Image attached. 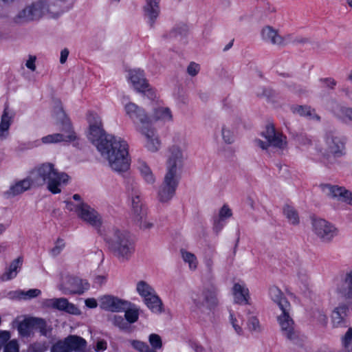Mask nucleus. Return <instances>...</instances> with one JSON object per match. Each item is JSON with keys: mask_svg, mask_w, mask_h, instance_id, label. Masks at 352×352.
<instances>
[{"mask_svg": "<svg viewBox=\"0 0 352 352\" xmlns=\"http://www.w3.org/2000/svg\"><path fill=\"white\" fill-rule=\"evenodd\" d=\"M41 294L40 289H31L27 292L24 291H16L13 293L10 294L11 298H16V299H31L33 298H36L38 296Z\"/></svg>", "mask_w": 352, "mask_h": 352, "instance_id": "nucleus-39", "label": "nucleus"}, {"mask_svg": "<svg viewBox=\"0 0 352 352\" xmlns=\"http://www.w3.org/2000/svg\"><path fill=\"white\" fill-rule=\"evenodd\" d=\"M23 259L19 257L14 259L10 264V267L2 276L3 280H8L14 278L17 274V270L21 268Z\"/></svg>", "mask_w": 352, "mask_h": 352, "instance_id": "nucleus-38", "label": "nucleus"}, {"mask_svg": "<svg viewBox=\"0 0 352 352\" xmlns=\"http://www.w3.org/2000/svg\"><path fill=\"white\" fill-rule=\"evenodd\" d=\"M283 214L288 222L294 226H297L300 223V217L298 211L294 207L285 205L283 207Z\"/></svg>", "mask_w": 352, "mask_h": 352, "instance_id": "nucleus-37", "label": "nucleus"}, {"mask_svg": "<svg viewBox=\"0 0 352 352\" xmlns=\"http://www.w3.org/2000/svg\"><path fill=\"white\" fill-rule=\"evenodd\" d=\"M144 302L149 309L155 313H161L162 311V302L155 292L144 298Z\"/></svg>", "mask_w": 352, "mask_h": 352, "instance_id": "nucleus-33", "label": "nucleus"}, {"mask_svg": "<svg viewBox=\"0 0 352 352\" xmlns=\"http://www.w3.org/2000/svg\"><path fill=\"white\" fill-rule=\"evenodd\" d=\"M65 340L71 352L80 351L86 346L85 340L77 336H69Z\"/></svg>", "mask_w": 352, "mask_h": 352, "instance_id": "nucleus-34", "label": "nucleus"}, {"mask_svg": "<svg viewBox=\"0 0 352 352\" xmlns=\"http://www.w3.org/2000/svg\"><path fill=\"white\" fill-rule=\"evenodd\" d=\"M3 352H19V345L16 340L8 342L3 348Z\"/></svg>", "mask_w": 352, "mask_h": 352, "instance_id": "nucleus-55", "label": "nucleus"}, {"mask_svg": "<svg viewBox=\"0 0 352 352\" xmlns=\"http://www.w3.org/2000/svg\"><path fill=\"white\" fill-rule=\"evenodd\" d=\"M12 114L8 107L4 109L0 123V140H5L9 134V128L12 122Z\"/></svg>", "mask_w": 352, "mask_h": 352, "instance_id": "nucleus-27", "label": "nucleus"}, {"mask_svg": "<svg viewBox=\"0 0 352 352\" xmlns=\"http://www.w3.org/2000/svg\"><path fill=\"white\" fill-rule=\"evenodd\" d=\"M266 142L261 140H256V144L263 150L267 149L270 146L283 150L287 147V137L282 133L276 131L274 125L268 124L265 131L262 133Z\"/></svg>", "mask_w": 352, "mask_h": 352, "instance_id": "nucleus-8", "label": "nucleus"}, {"mask_svg": "<svg viewBox=\"0 0 352 352\" xmlns=\"http://www.w3.org/2000/svg\"><path fill=\"white\" fill-rule=\"evenodd\" d=\"M136 224L139 226V228L141 230H151L154 226V223L152 221H151L150 220H148L146 219V217L142 221H137Z\"/></svg>", "mask_w": 352, "mask_h": 352, "instance_id": "nucleus-61", "label": "nucleus"}, {"mask_svg": "<svg viewBox=\"0 0 352 352\" xmlns=\"http://www.w3.org/2000/svg\"><path fill=\"white\" fill-rule=\"evenodd\" d=\"M204 295L206 305L210 308H214L218 305L217 289L214 285L205 287Z\"/></svg>", "mask_w": 352, "mask_h": 352, "instance_id": "nucleus-30", "label": "nucleus"}, {"mask_svg": "<svg viewBox=\"0 0 352 352\" xmlns=\"http://www.w3.org/2000/svg\"><path fill=\"white\" fill-rule=\"evenodd\" d=\"M311 226L314 234L324 243H331L339 233L338 228L323 219H313Z\"/></svg>", "mask_w": 352, "mask_h": 352, "instance_id": "nucleus-9", "label": "nucleus"}, {"mask_svg": "<svg viewBox=\"0 0 352 352\" xmlns=\"http://www.w3.org/2000/svg\"><path fill=\"white\" fill-rule=\"evenodd\" d=\"M269 296L271 300L279 307L280 310H290V303L278 287L272 286L269 289Z\"/></svg>", "mask_w": 352, "mask_h": 352, "instance_id": "nucleus-22", "label": "nucleus"}, {"mask_svg": "<svg viewBox=\"0 0 352 352\" xmlns=\"http://www.w3.org/2000/svg\"><path fill=\"white\" fill-rule=\"evenodd\" d=\"M282 313L277 316L280 331L284 337L292 342L298 339V331L294 320L289 314L290 310H281Z\"/></svg>", "mask_w": 352, "mask_h": 352, "instance_id": "nucleus-12", "label": "nucleus"}, {"mask_svg": "<svg viewBox=\"0 0 352 352\" xmlns=\"http://www.w3.org/2000/svg\"><path fill=\"white\" fill-rule=\"evenodd\" d=\"M30 178L32 184L35 186L47 185V189L53 194L61 192V186L69 180V176L58 172L52 163H43L33 169Z\"/></svg>", "mask_w": 352, "mask_h": 352, "instance_id": "nucleus-3", "label": "nucleus"}, {"mask_svg": "<svg viewBox=\"0 0 352 352\" xmlns=\"http://www.w3.org/2000/svg\"><path fill=\"white\" fill-rule=\"evenodd\" d=\"M133 218L136 223L138 221L144 219L147 216L146 208L143 206L136 208L132 209Z\"/></svg>", "mask_w": 352, "mask_h": 352, "instance_id": "nucleus-48", "label": "nucleus"}, {"mask_svg": "<svg viewBox=\"0 0 352 352\" xmlns=\"http://www.w3.org/2000/svg\"><path fill=\"white\" fill-rule=\"evenodd\" d=\"M234 302L240 305H250L248 289L243 285L235 283L232 288Z\"/></svg>", "mask_w": 352, "mask_h": 352, "instance_id": "nucleus-23", "label": "nucleus"}, {"mask_svg": "<svg viewBox=\"0 0 352 352\" xmlns=\"http://www.w3.org/2000/svg\"><path fill=\"white\" fill-rule=\"evenodd\" d=\"M137 130L144 137L145 145L148 151L156 152L160 149L161 140L157 130L151 126V124L138 126Z\"/></svg>", "mask_w": 352, "mask_h": 352, "instance_id": "nucleus-15", "label": "nucleus"}, {"mask_svg": "<svg viewBox=\"0 0 352 352\" xmlns=\"http://www.w3.org/2000/svg\"><path fill=\"white\" fill-rule=\"evenodd\" d=\"M126 114L133 122L136 129L138 126L151 124V119L145 110L136 104L129 102L124 106Z\"/></svg>", "mask_w": 352, "mask_h": 352, "instance_id": "nucleus-14", "label": "nucleus"}, {"mask_svg": "<svg viewBox=\"0 0 352 352\" xmlns=\"http://www.w3.org/2000/svg\"><path fill=\"white\" fill-rule=\"evenodd\" d=\"M320 187L328 197L352 206V192L346 188L329 184H322Z\"/></svg>", "mask_w": 352, "mask_h": 352, "instance_id": "nucleus-11", "label": "nucleus"}, {"mask_svg": "<svg viewBox=\"0 0 352 352\" xmlns=\"http://www.w3.org/2000/svg\"><path fill=\"white\" fill-rule=\"evenodd\" d=\"M89 122L88 139L96 146L106 139L109 135H106L103 129L101 118L94 112H89L87 115Z\"/></svg>", "mask_w": 352, "mask_h": 352, "instance_id": "nucleus-10", "label": "nucleus"}, {"mask_svg": "<svg viewBox=\"0 0 352 352\" xmlns=\"http://www.w3.org/2000/svg\"><path fill=\"white\" fill-rule=\"evenodd\" d=\"M187 32V27L185 25L174 28L169 33V37H177V36L185 35Z\"/></svg>", "mask_w": 352, "mask_h": 352, "instance_id": "nucleus-56", "label": "nucleus"}, {"mask_svg": "<svg viewBox=\"0 0 352 352\" xmlns=\"http://www.w3.org/2000/svg\"><path fill=\"white\" fill-rule=\"evenodd\" d=\"M54 113L60 118H64L65 113L63 112L61 102L59 100L56 99V100H54Z\"/></svg>", "mask_w": 352, "mask_h": 352, "instance_id": "nucleus-63", "label": "nucleus"}, {"mask_svg": "<svg viewBox=\"0 0 352 352\" xmlns=\"http://www.w3.org/2000/svg\"><path fill=\"white\" fill-rule=\"evenodd\" d=\"M230 322L236 333L239 335H241L243 333V329L241 327L243 320L237 319L232 314H230Z\"/></svg>", "mask_w": 352, "mask_h": 352, "instance_id": "nucleus-54", "label": "nucleus"}, {"mask_svg": "<svg viewBox=\"0 0 352 352\" xmlns=\"http://www.w3.org/2000/svg\"><path fill=\"white\" fill-rule=\"evenodd\" d=\"M129 146L120 137L109 135L98 144V151L105 158L112 170L118 173L126 172L130 166Z\"/></svg>", "mask_w": 352, "mask_h": 352, "instance_id": "nucleus-1", "label": "nucleus"}, {"mask_svg": "<svg viewBox=\"0 0 352 352\" xmlns=\"http://www.w3.org/2000/svg\"><path fill=\"white\" fill-rule=\"evenodd\" d=\"M123 311H125L124 317L125 320L128 322V324L131 323H134L138 320V309L135 307H133L131 305Z\"/></svg>", "mask_w": 352, "mask_h": 352, "instance_id": "nucleus-44", "label": "nucleus"}, {"mask_svg": "<svg viewBox=\"0 0 352 352\" xmlns=\"http://www.w3.org/2000/svg\"><path fill=\"white\" fill-rule=\"evenodd\" d=\"M130 80L135 89L139 92H144L145 89L148 87V84L144 78L143 71L140 69L130 72Z\"/></svg>", "mask_w": 352, "mask_h": 352, "instance_id": "nucleus-24", "label": "nucleus"}, {"mask_svg": "<svg viewBox=\"0 0 352 352\" xmlns=\"http://www.w3.org/2000/svg\"><path fill=\"white\" fill-rule=\"evenodd\" d=\"M331 111L338 119L344 122H352V108L336 104V106L332 108Z\"/></svg>", "mask_w": 352, "mask_h": 352, "instance_id": "nucleus-31", "label": "nucleus"}, {"mask_svg": "<svg viewBox=\"0 0 352 352\" xmlns=\"http://www.w3.org/2000/svg\"><path fill=\"white\" fill-rule=\"evenodd\" d=\"M130 343L139 352H156L155 350L150 349L146 343L140 340H133L130 341Z\"/></svg>", "mask_w": 352, "mask_h": 352, "instance_id": "nucleus-47", "label": "nucleus"}, {"mask_svg": "<svg viewBox=\"0 0 352 352\" xmlns=\"http://www.w3.org/2000/svg\"><path fill=\"white\" fill-rule=\"evenodd\" d=\"M348 307L346 305H340L336 307L332 314V322L333 326L338 327L340 325L346 316Z\"/></svg>", "mask_w": 352, "mask_h": 352, "instance_id": "nucleus-36", "label": "nucleus"}, {"mask_svg": "<svg viewBox=\"0 0 352 352\" xmlns=\"http://www.w3.org/2000/svg\"><path fill=\"white\" fill-rule=\"evenodd\" d=\"M150 118L151 119V122L153 121L168 122L173 120V114L169 108L160 107L154 109L152 116Z\"/></svg>", "mask_w": 352, "mask_h": 352, "instance_id": "nucleus-26", "label": "nucleus"}, {"mask_svg": "<svg viewBox=\"0 0 352 352\" xmlns=\"http://www.w3.org/2000/svg\"><path fill=\"white\" fill-rule=\"evenodd\" d=\"M146 3L144 7L145 15L149 19L151 26L153 25L155 19L160 14V0H146Z\"/></svg>", "mask_w": 352, "mask_h": 352, "instance_id": "nucleus-25", "label": "nucleus"}, {"mask_svg": "<svg viewBox=\"0 0 352 352\" xmlns=\"http://www.w3.org/2000/svg\"><path fill=\"white\" fill-rule=\"evenodd\" d=\"M181 254L184 262L188 264L189 268L191 270H195L198 265V261L195 255L185 250H181Z\"/></svg>", "mask_w": 352, "mask_h": 352, "instance_id": "nucleus-41", "label": "nucleus"}, {"mask_svg": "<svg viewBox=\"0 0 352 352\" xmlns=\"http://www.w3.org/2000/svg\"><path fill=\"white\" fill-rule=\"evenodd\" d=\"M76 213L80 219L93 227L98 228L102 224L100 215L87 204L83 202L78 204L76 207Z\"/></svg>", "mask_w": 352, "mask_h": 352, "instance_id": "nucleus-13", "label": "nucleus"}, {"mask_svg": "<svg viewBox=\"0 0 352 352\" xmlns=\"http://www.w3.org/2000/svg\"><path fill=\"white\" fill-rule=\"evenodd\" d=\"M34 318H28L24 319L17 324V330L19 335L22 337H28L34 329Z\"/></svg>", "mask_w": 352, "mask_h": 352, "instance_id": "nucleus-32", "label": "nucleus"}, {"mask_svg": "<svg viewBox=\"0 0 352 352\" xmlns=\"http://www.w3.org/2000/svg\"><path fill=\"white\" fill-rule=\"evenodd\" d=\"M34 329H38L40 333L45 336H47L49 331L47 328L46 322L43 319L38 318H34Z\"/></svg>", "mask_w": 352, "mask_h": 352, "instance_id": "nucleus-49", "label": "nucleus"}, {"mask_svg": "<svg viewBox=\"0 0 352 352\" xmlns=\"http://www.w3.org/2000/svg\"><path fill=\"white\" fill-rule=\"evenodd\" d=\"M63 12L53 0H36L20 10L12 18V21L23 25L38 21L43 16L55 19Z\"/></svg>", "mask_w": 352, "mask_h": 352, "instance_id": "nucleus-2", "label": "nucleus"}, {"mask_svg": "<svg viewBox=\"0 0 352 352\" xmlns=\"http://www.w3.org/2000/svg\"><path fill=\"white\" fill-rule=\"evenodd\" d=\"M64 135L60 133H54L44 136L41 139L43 144H56L61 142H65L63 140Z\"/></svg>", "mask_w": 352, "mask_h": 352, "instance_id": "nucleus-46", "label": "nucleus"}, {"mask_svg": "<svg viewBox=\"0 0 352 352\" xmlns=\"http://www.w3.org/2000/svg\"><path fill=\"white\" fill-rule=\"evenodd\" d=\"M187 146L188 142L185 134L181 132L173 133L171 144L168 148L166 165L182 168L185 160L184 151Z\"/></svg>", "mask_w": 352, "mask_h": 352, "instance_id": "nucleus-6", "label": "nucleus"}, {"mask_svg": "<svg viewBox=\"0 0 352 352\" xmlns=\"http://www.w3.org/2000/svg\"><path fill=\"white\" fill-rule=\"evenodd\" d=\"M48 349L46 342H36L30 345L29 349L31 352H45Z\"/></svg>", "mask_w": 352, "mask_h": 352, "instance_id": "nucleus-51", "label": "nucleus"}, {"mask_svg": "<svg viewBox=\"0 0 352 352\" xmlns=\"http://www.w3.org/2000/svg\"><path fill=\"white\" fill-rule=\"evenodd\" d=\"M112 254L122 262L128 261L135 252V245L129 235L123 231L113 230L107 238Z\"/></svg>", "mask_w": 352, "mask_h": 352, "instance_id": "nucleus-4", "label": "nucleus"}, {"mask_svg": "<svg viewBox=\"0 0 352 352\" xmlns=\"http://www.w3.org/2000/svg\"><path fill=\"white\" fill-rule=\"evenodd\" d=\"M149 342L155 349H160L162 346V340L160 336L153 333L149 336Z\"/></svg>", "mask_w": 352, "mask_h": 352, "instance_id": "nucleus-58", "label": "nucleus"}, {"mask_svg": "<svg viewBox=\"0 0 352 352\" xmlns=\"http://www.w3.org/2000/svg\"><path fill=\"white\" fill-rule=\"evenodd\" d=\"M51 352H71L65 340L58 341L54 344L51 349Z\"/></svg>", "mask_w": 352, "mask_h": 352, "instance_id": "nucleus-52", "label": "nucleus"}, {"mask_svg": "<svg viewBox=\"0 0 352 352\" xmlns=\"http://www.w3.org/2000/svg\"><path fill=\"white\" fill-rule=\"evenodd\" d=\"M235 127L230 123L225 124L221 128V137L224 143L232 144L235 140Z\"/></svg>", "mask_w": 352, "mask_h": 352, "instance_id": "nucleus-35", "label": "nucleus"}, {"mask_svg": "<svg viewBox=\"0 0 352 352\" xmlns=\"http://www.w3.org/2000/svg\"><path fill=\"white\" fill-rule=\"evenodd\" d=\"M320 82L324 85V86L330 89H334L337 82L334 78H326L320 79Z\"/></svg>", "mask_w": 352, "mask_h": 352, "instance_id": "nucleus-64", "label": "nucleus"}, {"mask_svg": "<svg viewBox=\"0 0 352 352\" xmlns=\"http://www.w3.org/2000/svg\"><path fill=\"white\" fill-rule=\"evenodd\" d=\"M346 138L335 131H328L324 138L322 155L328 164H334L336 159L345 154Z\"/></svg>", "mask_w": 352, "mask_h": 352, "instance_id": "nucleus-5", "label": "nucleus"}, {"mask_svg": "<svg viewBox=\"0 0 352 352\" xmlns=\"http://www.w3.org/2000/svg\"><path fill=\"white\" fill-rule=\"evenodd\" d=\"M89 287V284L84 280L76 277H67L59 287L65 295L82 294Z\"/></svg>", "mask_w": 352, "mask_h": 352, "instance_id": "nucleus-16", "label": "nucleus"}, {"mask_svg": "<svg viewBox=\"0 0 352 352\" xmlns=\"http://www.w3.org/2000/svg\"><path fill=\"white\" fill-rule=\"evenodd\" d=\"M261 36L264 42L273 46L280 47L288 43L287 39L280 35L278 30L270 25H266L262 28Z\"/></svg>", "mask_w": 352, "mask_h": 352, "instance_id": "nucleus-17", "label": "nucleus"}, {"mask_svg": "<svg viewBox=\"0 0 352 352\" xmlns=\"http://www.w3.org/2000/svg\"><path fill=\"white\" fill-rule=\"evenodd\" d=\"M248 325L250 331L258 332L261 330L259 321L256 317L250 318Z\"/></svg>", "mask_w": 352, "mask_h": 352, "instance_id": "nucleus-59", "label": "nucleus"}, {"mask_svg": "<svg viewBox=\"0 0 352 352\" xmlns=\"http://www.w3.org/2000/svg\"><path fill=\"white\" fill-rule=\"evenodd\" d=\"M200 69L199 65L195 62H191L187 67V72L191 76H196Z\"/></svg>", "mask_w": 352, "mask_h": 352, "instance_id": "nucleus-62", "label": "nucleus"}, {"mask_svg": "<svg viewBox=\"0 0 352 352\" xmlns=\"http://www.w3.org/2000/svg\"><path fill=\"white\" fill-rule=\"evenodd\" d=\"M179 169V167L166 165V173L164 182L158 191V198L160 202H168L175 195L178 185L177 170Z\"/></svg>", "mask_w": 352, "mask_h": 352, "instance_id": "nucleus-7", "label": "nucleus"}, {"mask_svg": "<svg viewBox=\"0 0 352 352\" xmlns=\"http://www.w3.org/2000/svg\"><path fill=\"white\" fill-rule=\"evenodd\" d=\"M111 321L115 326L118 327L120 329L125 330L128 329L129 327L128 322L122 316H114L111 319Z\"/></svg>", "mask_w": 352, "mask_h": 352, "instance_id": "nucleus-53", "label": "nucleus"}, {"mask_svg": "<svg viewBox=\"0 0 352 352\" xmlns=\"http://www.w3.org/2000/svg\"><path fill=\"white\" fill-rule=\"evenodd\" d=\"M312 317L320 324L325 325L327 322V317L323 310L315 309L312 311Z\"/></svg>", "mask_w": 352, "mask_h": 352, "instance_id": "nucleus-50", "label": "nucleus"}, {"mask_svg": "<svg viewBox=\"0 0 352 352\" xmlns=\"http://www.w3.org/2000/svg\"><path fill=\"white\" fill-rule=\"evenodd\" d=\"M45 305L48 307L56 309L60 311H65V312L74 315L80 314V309L74 304L70 303L67 298H52L47 299L45 301Z\"/></svg>", "mask_w": 352, "mask_h": 352, "instance_id": "nucleus-19", "label": "nucleus"}, {"mask_svg": "<svg viewBox=\"0 0 352 352\" xmlns=\"http://www.w3.org/2000/svg\"><path fill=\"white\" fill-rule=\"evenodd\" d=\"M337 294L345 300H352V269L347 270L336 288Z\"/></svg>", "mask_w": 352, "mask_h": 352, "instance_id": "nucleus-20", "label": "nucleus"}, {"mask_svg": "<svg viewBox=\"0 0 352 352\" xmlns=\"http://www.w3.org/2000/svg\"><path fill=\"white\" fill-rule=\"evenodd\" d=\"M101 309L113 312L123 311L131 305V302L113 296H104L99 300Z\"/></svg>", "mask_w": 352, "mask_h": 352, "instance_id": "nucleus-18", "label": "nucleus"}, {"mask_svg": "<svg viewBox=\"0 0 352 352\" xmlns=\"http://www.w3.org/2000/svg\"><path fill=\"white\" fill-rule=\"evenodd\" d=\"M294 112L302 116H313L320 120V117L314 113V110L308 106H297L294 108Z\"/></svg>", "mask_w": 352, "mask_h": 352, "instance_id": "nucleus-45", "label": "nucleus"}, {"mask_svg": "<svg viewBox=\"0 0 352 352\" xmlns=\"http://www.w3.org/2000/svg\"><path fill=\"white\" fill-rule=\"evenodd\" d=\"M137 292L144 298L155 293L153 288L144 280L138 283Z\"/></svg>", "mask_w": 352, "mask_h": 352, "instance_id": "nucleus-43", "label": "nucleus"}, {"mask_svg": "<svg viewBox=\"0 0 352 352\" xmlns=\"http://www.w3.org/2000/svg\"><path fill=\"white\" fill-rule=\"evenodd\" d=\"M32 185L33 184L29 176L28 178L11 185L9 189L4 192V196L6 198H12L28 190Z\"/></svg>", "mask_w": 352, "mask_h": 352, "instance_id": "nucleus-21", "label": "nucleus"}, {"mask_svg": "<svg viewBox=\"0 0 352 352\" xmlns=\"http://www.w3.org/2000/svg\"><path fill=\"white\" fill-rule=\"evenodd\" d=\"M137 168L139 170L144 180L149 184L155 182V177L148 164L142 160H138L136 162Z\"/></svg>", "mask_w": 352, "mask_h": 352, "instance_id": "nucleus-28", "label": "nucleus"}, {"mask_svg": "<svg viewBox=\"0 0 352 352\" xmlns=\"http://www.w3.org/2000/svg\"><path fill=\"white\" fill-rule=\"evenodd\" d=\"M65 244L63 239H58L54 247L51 250V254L54 256H58L65 248Z\"/></svg>", "mask_w": 352, "mask_h": 352, "instance_id": "nucleus-57", "label": "nucleus"}, {"mask_svg": "<svg viewBox=\"0 0 352 352\" xmlns=\"http://www.w3.org/2000/svg\"><path fill=\"white\" fill-rule=\"evenodd\" d=\"M127 190L131 197L132 209L144 206L140 199V192L138 184L133 179L129 182Z\"/></svg>", "mask_w": 352, "mask_h": 352, "instance_id": "nucleus-29", "label": "nucleus"}, {"mask_svg": "<svg viewBox=\"0 0 352 352\" xmlns=\"http://www.w3.org/2000/svg\"><path fill=\"white\" fill-rule=\"evenodd\" d=\"M190 298L194 305L197 309H201L206 305L204 289L202 291L192 292L190 294Z\"/></svg>", "mask_w": 352, "mask_h": 352, "instance_id": "nucleus-42", "label": "nucleus"}, {"mask_svg": "<svg viewBox=\"0 0 352 352\" xmlns=\"http://www.w3.org/2000/svg\"><path fill=\"white\" fill-rule=\"evenodd\" d=\"M62 135H64L63 140L65 142H70L76 140V135L72 129V124L68 120H65L63 122V126L61 129Z\"/></svg>", "mask_w": 352, "mask_h": 352, "instance_id": "nucleus-40", "label": "nucleus"}, {"mask_svg": "<svg viewBox=\"0 0 352 352\" xmlns=\"http://www.w3.org/2000/svg\"><path fill=\"white\" fill-rule=\"evenodd\" d=\"M232 212L231 209L227 205H223L219 212V217L221 219H228L232 217Z\"/></svg>", "mask_w": 352, "mask_h": 352, "instance_id": "nucleus-60", "label": "nucleus"}]
</instances>
